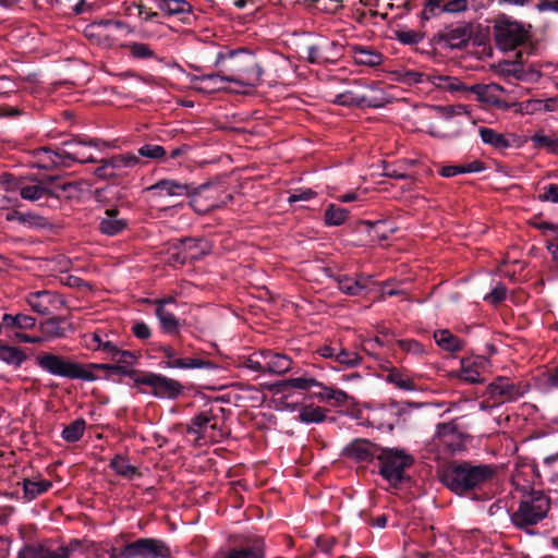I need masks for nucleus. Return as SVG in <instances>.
<instances>
[{
  "label": "nucleus",
  "mask_w": 558,
  "mask_h": 558,
  "mask_svg": "<svg viewBox=\"0 0 558 558\" xmlns=\"http://www.w3.org/2000/svg\"><path fill=\"white\" fill-rule=\"evenodd\" d=\"M215 66L217 73L202 75L205 88L210 81L230 83L228 90L247 94L262 81L263 71L253 54L243 50L220 51L217 54Z\"/></svg>",
  "instance_id": "1"
},
{
  "label": "nucleus",
  "mask_w": 558,
  "mask_h": 558,
  "mask_svg": "<svg viewBox=\"0 0 558 558\" xmlns=\"http://www.w3.org/2000/svg\"><path fill=\"white\" fill-rule=\"evenodd\" d=\"M497 466L493 464H475L469 461L452 463L442 472V484L457 495L464 496L482 489L493 482Z\"/></svg>",
  "instance_id": "2"
},
{
  "label": "nucleus",
  "mask_w": 558,
  "mask_h": 558,
  "mask_svg": "<svg viewBox=\"0 0 558 558\" xmlns=\"http://www.w3.org/2000/svg\"><path fill=\"white\" fill-rule=\"evenodd\" d=\"M36 363L41 369L51 375L88 381L95 380L97 378L93 372V368L111 371L121 369L119 365L110 364H90L88 366H84L80 363L65 360L64 357L52 353L39 354L36 357Z\"/></svg>",
  "instance_id": "3"
},
{
  "label": "nucleus",
  "mask_w": 558,
  "mask_h": 558,
  "mask_svg": "<svg viewBox=\"0 0 558 558\" xmlns=\"http://www.w3.org/2000/svg\"><path fill=\"white\" fill-rule=\"evenodd\" d=\"M119 366L121 369L116 371L117 373L128 375L137 386L142 385L150 387L153 389V395L157 398L175 399L184 391L183 385L173 378L150 372L128 371L124 366Z\"/></svg>",
  "instance_id": "4"
},
{
  "label": "nucleus",
  "mask_w": 558,
  "mask_h": 558,
  "mask_svg": "<svg viewBox=\"0 0 558 558\" xmlns=\"http://www.w3.org/2000/svg\"><path fill=\"white\" fill-rule=\"evenodd\" d=\"M377 459L379 462V474L393 486L405 480V470L414 462L411 454L402 449L395 448L383 449Z\"/></svg>",
  "instance_id": "5"
},
{
  "label": "nucleus",
  "mask_w": 558,
  "mask_h": 558,
  "mask_svg": "<svg viewBox=\"0 0 558 558\" xmlns=\"http://www.w3.org/2000/svg\"><path fill=\"white\" fill-rule=\"evenodd\" d=\"M549 505V498L544 493L534 490L522 498L511 520L517 526L537 524L546 517Z\"/></svg>",
  "instance_id": "6"
},
{
  "label": "nucleus",
  "mask_w": 558,
  "mask_h": 558,
  "mask_svg": "<svg viewBox=\"0 0 558 558\" xmlns=\"http://www.w3.org/2000/svg\"><path fill=\"white\" fill-rule=\"evenodd\" d=\"M187 433L194 435L195 441L201 446L219 442L226 436L221 418L211 411H203L195 415L187 426Z\"/></svg>",
  "instance_id": "7"
},
{
  "label": "nucleus",
  "mask_w": 558,
  "mask_h": 558,
  "mask_svg": "<svg viewBox=\"0 0 558 558\" xmlns=\"http://www.w3.org/2000/svg\"><path fill=\"white\" fill-rule=\"evenodd\" d=\"M130 33L129 26L121 21L105 20L93 22L84 28L85 37L95 45L111 48Z\"/></svg>",
  "instance_id": "8"
},
{
  "label": "nucleus",
  "mask_w": 558,
  "mask_h": 558,
  "mask_svg": "<svg viewBox=\"0 0 558 558\" xmlns=\"http://www.w3.org/2000/svg\"><path fill=\"white\" fill-rule=\"evenodd\" d=\"M430 82L445 90L471 92L476 95L480 101L490 105H497L499 102L498 93L502 90V87L498 84H475L468 87L458 78L444 75H434L430 77Z\"/></svg>",
  "instance_id": "9"
},
{
  "label": "nucleus",
  "mask_w": 558,
  "mask_h": 558,
  "mask_svg": "<svg viewBox=\"0 0 558 558\" xmlns=\"http://www.w3.org/2000/svg\"><path fill=\"white\" fill-rule=\"evenodd\" d=\"M494 35L501 50H513L527 40L529 31L523 24L501 15L495 21Z\"/></svg>",
  "instance_id": "10"
},
{
  "label": "nucleus",
  "mask_w": 558,
  "mask_h": 558,
  "mask_svg": "<svg viewBox=\"0 0 558 558\" xmlns=\"http://www.w3.org/2000/svg\"><path fill=\"white\" fill-rule=\"evenodd\" d=\"M205 254L206 250L202 241L185 239L171 244L168 250L167 262L169 265L178 267L199 259Z\"/></svg>",
  "instance_id": "11"
},
{
  "label": "nucleus",
  "mask_w": 558,
  "mask_h": 558,
  "mask_svg": "<svg viewBox=\"0 0 558 558\" xmlns=\"http://www.w3.org/2000/svg\"><path fill=\"white\" fill-rule=\"evenodd\" d=\"M140 162L138 156L129 153L124 155L112 156L108 159H102L94 173L97 178L102 180L121 178L128 174V171Z\"/></svg>",
  "instance_id": "12"
},
{
  "label": "nucleus",
  "mask_w": 558,
  "mask_h": 558,
  "mask_svg": "<svg viewBox=\"0 0 558 558\" xmlns=\"http://www.w3.org/2000/svg\"><path fill=\"white\" fill-rule=\"evenodd\" d=\"M220 187L215 184L206 183L199 186L191 185L190 204L198 214H206L220 207L225 202L220 199Z\"/></svg>",
  "instance_id": "13"
},
{
  "label": "nucleus",
  "mask_w": 558,
  "mask_h": 558,
  "mask_svg": "<svg viewBox=\"0 0 558 558\" xmlns=\"http://www.w3.org/2000/svg\"><path fill=\"white\" fill-rule=\"evenodd\" d=\"M169 553L167 546L158 539L140 538L124 546L121 551L123 558H160Z\"/></svg>",
  "instance_id": "14"
},
{
  "label": "nucleus",
  "mask_w": 558,
  "mask_h": 558,
  "mask_svg": "<svg viewBox=\"0 0 558 558\" xmlns=\"http://www.w3.org/2000/svg\"><path fill=\"white\" fill-rule=\"evenodd\" d=\"M92 147L99 148V141L74 138L62 144L61 155L64 161L69 162V167L72 162H95L96 159L90 151Z\"/></svg>",
  "instance_id": "15"
},
{
  "label": "nucleus",
  "mask_w": 558,
  "mask_h": 558,
  "mask_svg": "<svg viewBox=\"0 0 558 558\" xmlns=\"http://www.w3.org/2000/svg\"><path fill=\"white\" fill-rule=\"evenodd\" d=\"M154 350L161 355L162 360L159 365L162 368L195 369L204 368L209 365L208 362H205L202 359L181 356L179 352L169 344H160Z\"/></svg>",
  "instance_id": "16"
},
{
  "label": "nucleus",
  "mask_w": 558,
  "mask_h": 558,
  "mask_svg": "<svg viewBox=\"0 0 558 558\" xmlns=\"http://www.w3.org/2000/svg\"><path fill=\"white\" fill-rule=\"evenodd\" d=\"M353 84L361 88V92L345 90L336 96L335 102L341 106H363L368 105L372 107L380 106L377 101L368 99L366 90L374 92L377 89V83L368 82L366 80H353Z\"/></svg>",
  "instance_id": "17"
},
{
  "label": "nucleus",
  "mask_w": 558,
  "mask_h": 558,
  "mask_svg": "<svg viewBox=\"0 0 558 558\" xmlns=\"http://www.w3.org/2000/svg\"><path fill=\"white\" fill-rule=\"evenodd\" d=\"M114 335L105 329H96L95 331L82 335L81 343L90 351H99L109 359L112 353L117 352V342L113 340Z\"/></svg>",
  "instance_id": "18"
},
{
  "label": "nucleus",
  "mask_w": 558,
  "mask_h": 558,
  "mask_svg": "<svg viewBox=\"0 0 558 558\" xmlns=\"http://www.w3.org/2000/svg\"><path fill=\"white\" fill-rule=\"evenodd\" d=\"M487 395L495 404H501L518 399L523 395V391L509 378L499 377L489 384Z\"/></svg>",
  "instance_id": "19"
},
{
  "label": "nucleus",
  "mask_w": 558,
  "mask_h": 558,
  "mask_svg": "<svg viewBox=\"0 0 558 558\" xmlns=\"http://www.w3.org/2000/svg\"><path fill=\"white\" fill-rule=\"evenodd\" d=\"M26 303L34 312L41 315H47L63 305L61 296L48 290L28 293Z\"/></svg>",
  "instance_id": "20"
},
{
  "label": "nucleus",
  "mask_w": 558,
  "mask_h": 558,
  "mask_svg": "<svg viewBox=\"0 0 558 558\" xmlns=\"http://www.w3.org/2000/svg\"><path fill=\"white\" fill-rule=\"evenodd\" d=\"M342 54V46L336 41L323 40L308 48L307 59L311 63L325 64L335 62Z\"/></svg>",
  "instance_id": "21"
},
{
  "label": "nucleus",
  "mask_w": 558,
  "mask_h": 558,
  "mask_svg": "<svg viewBox=\"0 0 558 558\" xmlns=\"http://www.w3.org/2000/svg\"><path fill=\"white\" fill-rule=\"evenodd\" d=\"M435 446L448 452H454L461 447V437L457 425L452 422L440 423L434 435Z\"/></svg>",
  "instance_id": "22"
},
{
  "label": "nucleus",
  "mask_w": 558,
  "mask_h": 558,
  "mask_svg": "<svg viewBox=\"0 0 558 558\" xmlns=\"http://www.w3.org/2000/svg\"><path fill=\"white\" fill-rule=\"evenodd\" d=\"M487 360L483 356H471L461 360L459 378L463 381L477 384L483 380V373L486 369Z\"/></svg>",
  "instance_id": "23"
},
{
  "label": "nucleus",
  "mask_w": 558,
  "mask_h": 558,
  "mask_svg": "<svg viewBox=\"0 0 558 558\" xmlns=\"http://www.w3.org/2000/svg\"><path fill=\"white\" fill-rule=\"evenodd\" d=\"M156 196H184L191 194V185L171 179L159 180L146 189Z\"/></svg>",
  "instance_id": "24"
},
{
  "label": "nucleus",
  "mask_w": 558,
  "mask_h": 558,
  "mask_svg": "<svg viewBox=\"0 0 558 558\" xmlns=\"http://www.w3.org/2000/svg\"><path fill=\"white\" fill-rule=\"evenodd\" d=\"M342 456L356 462H368L375 456V446L366 439H354L343 448Z\"/></svg>",
  "instance_id": "25"
},
{
  "label": "nucleus",
  "mask_w": 558,
  "mask_h": 558,
  "mask_svg": "<svg viewBox=\"0 0 558 558\" xmlns=\"http://www.w3.org/2000/svg\"><path fill=\"white\" fill-rule=\"evenodd\" d=\"M170 305L175 306L172 298L156 301V315L162 330L168 333L177 331L179 327V320L174 312L168 307Z\"/></svg>",
  "instance_id": "26"
},
{
  "label": "nucleus",
  "mask_w": 558,
  "mask_h": 558,
  "mask_svg": "<svg viewBox=\"0 0 558 558\" xmlns=\"http://www.w3.org/2000/svg\"><path fill=\"white\" fill-rule=\"evenodd\" d=\"M128 227V220L119 216V210L110 208L105 210V216L100 218L99 230L106 235H117Z\"/></svg>",
  "instance_id": "27"
},
{
  "label": "nucleus",
  "mask_w": 558,
  "mask_h": 558,
  "mask_svg": "<svg viewBox=\"0 0 558 558\" xmlns=\"http://www.w3.org/2000/svg\"><path fill=\"white\" fill-rule=\"evenodd\" d=\"M35 165L41 169H51L56 167H69V162L64 161L61 155V147L58 150H52L47 147H41L35 150L34 154Z\"/></svg>",
  "instance_id": "28"
},
{
  "label": "nucleus",
  "mask_w": 558,
  "mask_h": 558,
  "mask_svg": "<svg viewBox=\"0 0 558 558\" xmlns=\"http://www.w3.org/2000/svg\"><path fill=\"white\" fill-rule=\"evenodd\" d=\"M349 50L356 64L374 68L383 62L381 53L371 47L350 45Z\"/></svg>",
  "instance_id": "29"
},
{
  "label": "nucleus",
  "mask_w": 558,
  "mask_h": 558,
  "mask_svg": "<svg viewBox=\"0 0 558 558\" xmlns=\"http://www.w3.org/2000/svg\"><path fill=\"white\" fill-rule=\"evenodd\" d=\"M266 353V373L281 375L289 372L292 367V360L282 353L265 350Z\"/></svg>",
  "instance_id": "30"
},
{
  "label": "nucleus",
  "mask_w": 558,
  "mask_h": 558,
  "mask_svg": "<svg viewBox=\"0 0 558 558\" xmlns=\"http://www.w3.org/2000/svg\"><path fill=\"white\" fill-rule=\"evenodd\" d=\"M320 390L315 393V397L331 407H343L348 403L349 396L345 391L319 383L317 386Z\"/></svg>",
  "instance_id": "31"
},
{
  "label": "nucleus",
  "mask_w": 558,
  "mask_h": 558,
  "mask_svg": "<svg viewBox=\"0 0 558 558\" xmlns=\"http://www.w3.org/2000/svg\"><path fill=\"white\" fill-rule=\"evenodd\" d=\"M386 380L400 390H404V391L417 390V385L415 383L414 376H412L410 373H408L404 369H400L397 367L391 368L386 376Z\"/></svg>",
  "instance_id": "32"
},
{
  "label": "nucleus",
  "mask_w": 558,
  "mask_h": 558,
  "mask_svg": "<svg viewBox=\"0 0 558 558\" xmlns=\"http://www.w3.org/2000/svg\"><path fill=\"white\" fill-rule=\"evenodd\" d=\"M23 497L27 501H32L36 499L41 494L49 490L52 486V483L48 480H29L25 478L23 480Z\"/></svg>",
  "instance_id": "33"
},
{
  "label": "nucleus",
  "mask_w": 558,
  "mask_h": 558,
  "mask_svg": "<svg viewBox=\"0 0 558 558\" xmlns=\"http://www.w3.org/2000/svg\"><path fill=\"white\" fill-rule=\"evenodd\" d=\"M434 339L441 349L449 352H457L462 349L463 342L448 329H440L434 332Z\"/></svg>",
  "instance_id": "34"
},
{
  "label": "nucleus",
  "mask_w": 558,
  "mask_h": 558,
  "mask_svg": "<svg viewBox=\"0 0 558 558\" xmlns=\"http://www.w3.org/2000/svg\"><path fill=\"white\" fill-rule=\"evenodd\" d=\"M26 360V354L17 347H12L0 341V361L19 368Z\"/></svg>",
  "instance_id": "35"
},
{
  "label": "nucleus",
  "mask_w": 558,
  "mask_h": 558,
  "mask_svg": "<svg viewBox=\"0 0 558 558\" xmlns=\"http://www.w3.org/2000/svg\"><path fill=\"white\" fill-rule=\"evenodd\" d=\"M124 48L129 51V54L134 59H155L159 62L162 61V59L155 53L154 49L148 44L132 41L126 44Z\"/></svg>",
  "instance_id": "36"
},
{
  "label": "nucleus",
  "mask_w": 558,
  "mask_h": 558,
  "mask_svg": "<svg viewBox=\"0 0 558 558\" xmlns=\"http://www.w3.org/2000/svg\"><path fill=\"white\" fill-rule=\"evenodd\" d=\"M8 328H17V329H32L36 325V319L33 316L26 314H4L2 316V323H0Z\"/></svg>",
  "instance_id": "37"
},
{
  "label": "nucleus",
  "mask_w": 558,
  "mask_h": 558,
  "mask_svg": "<svg viewBox=\"0 0 558 558\" xmlns=\"http://www.w3.org/2000/svg\"><path fill=\"white\" fill-rule=\"evenodd\" d=\"M481 140L497 149L508 148L510 146L509 141L504 134L496 132L490 128H480L478 130Z\"/></svg>",
  "instance_id": "38"
},
{
  "label": "nucleus",
  "mask_w": 558,
  "mask_h": 558,
  "mask_svg": "<svg viewBox=\"0 0 558 558\" xmlns=\"http://www.w3.org/2000/svg\"><path fill=\"white\" fill-rule=\"evenodd\" d=\"M324 217L327 226H341L347 221L349 210L335 204H329L325 210Z\"/></svg>",
  "instance_id": "39"
},
{
  "label": "nucleus",
  "mask_w": 558,
  "mask_h": 558,
  "mask_svg": "<svg viewBox=\"0 0 558 558\" xmlns=\"http://www.w3.org/2000/svg\"><path fill=\"white\" fill-rule=\"evenodd\" d=\"M158 8L168 15L189 13L192 10L186 0H159Z\"/></svg>",
  "instance_id": "40"
},
{
  "label": "nucleus",
  "mask_w": 558,
  "mask_h": 558,
  "mask_svg": "<svg viewBox=\"0 0 558 558\" xmlns=\"http://www.w3.org/2000/svg\"><path fill=\"white\" fill-rule=\"evenodd\" d=\"M326 418V411L317 405H305L299 412V420L305 424L322 423Z\"/></svg>",
  "instance_id": "41"
},
{
  "label": "nucleus",
  "mask_w": 558,
  "mask_h": 558,
  "mask_svg": "<svg viewBox=\"0 0 558 558\" xmlns=\"http://www.w3.org/2000/svg\"><path fill=\"white\" fill-rule=\"evenodd\" d=\"M52 192L48 187L46 183H35L31 185H25L20 189V195L22 198L27 201H38L46 195L51 194Z\"/></svg>",
  "instance_id": "42"
},
{
  "label": "nucleus",
  "mask_w": 558,
  "mask_h": 558,
  "mask_svg": "<svg viewBox=\"0 0 558 558\" xmlns=\"http://www.w3.org/2000/svg\"><path fill=\"white\" fill-rule=\"evenodd\" d=\"M85 427L83 418L75 420L62 430V438L68 442H76L83 437Z\"/></svg>",
  "instance_id": "43"
},
{
  "label": "nucleus",
  "mask_w": 558,
  "mask_h": 558,
  "mask_svg": "<svg viewBox=\"0 0 558 558\" xmlns=\"http://www.w3.org/2000/svg\"><path fill=\"white\" fill-rule=\"evenodd\" d=\"M531 141L536 148H545L548 153L558 155V137L555 135H545L543 133H535Z\"/></svg>",
  "instance_id": "44"
},
{
  "label": "nucleus",
  "mask_w": 558,
  "mask_h": 558,
  "mask_svg": "<svg viewBox=\"0 0 558 558\" xmlns=\"http://www.w3.org/2000/svg\"><path fill=\"white\" fill-rule=\"evenodd\" d=\"M339 289L349 294L357 295L366 289V282L364 279H353L350 277H342L338 281Z\"/></svg>",
  "instance_id": "45"
},
{
  "label": "nucleus",
  "mask_w": 558,
  "mask_h": 558,
  "mask_svg": "<svg viewBox=\"0 0 558 558\" xmlns=\"http://www.w3.org/2000/svg\"><path fill=\"white\" fill-rule=\"evenodd\" d=\"M110 468L124 477L131 478L137 473L136 468L131 465L129 460L122 456H116L110 462Z\"/></svg>",
  "instance_id": "46"
},
{
  "label": "nucleus",
  "mask_w": 558,
  "mask_h": 558,
  "mask_svg": "<svg viewBox=\"0 0 558 558\" xmlns=\"http://www.w3.org/2000/svg\"><path fill=\"white\" fill-rule=\"evenodd\" d=\"M318 385L319 381H317L314 377H311L308 375L291 377L286 381V386L288 388L298 390H310L311 388L317 387Z\"/></svg>",
  "instance_id": "47"
},
{
  "label": "nucleus",
  "mask_w": 558,
  "mask_h": 558,
  "mask_svg": "<svg viewBox=\"0 0 558 558\" xmlns=\"http://www.w3.org/2000/svg\"><path fill=\"white\" fill-rule=\"evenodd\" d=\"M61 324H62V319H60L58 317H52V318L47 319L43 324L41 328L46 336H48L50 338H61V337L65 336V330L61 326Z\"/></svg>",
  "instance_id": "48"
},
{
  "label": "nucleus",
  "mask_w": 558,
  "mask_h": 558,
  "mask_svg": "<svg viewBox=\"0 0 558 558\" xmlns=\"http://www.w3.org/2000/svg\"><path fill=\"white\" fill-rule=\"evenodd\" d=\"M5 219L8 221H19L23 226L32 227L38 225L41 218L31 213L24 214L17 210H11L5 215Z\"/></svg>",
  "instance_id": "49"
},
{
  "label": "nucleus",
  "mask_w": 558,
  "mask_h": 558,
  "mask_svg": "<svg viewBox=\"0 0 558 558\" xmlns=\"http://www.w3.org/2000/svg\"><path fill=\"white\" fill-rule=\"evenodd\" d=\"M444 0H425L424 8L421 12V19L429 21L433 17L438 16L442 11Z\"/></svg>",
  "instance_id": "50"
},
{
  "label": "nucleus",
  "mask_w": 558,
  "mask_h": 558,
  "mask_svg": "<svg viewBox=\"0 0 558 558\" xmlns=\"http://www.w3.org/2000/svg\"><path fill=\"white\" fill-rule=\"evenodd\" d=\"M335 361L344 367H354L360 364L361 356L354 351L339 348Z\"/></svg>",
  "instance_id": "51"
},
{
  "label": "nucleus",
  "mask_w": 558,
  "mask_h": 558,
  "mask_svg": "<svg viewBox=\"0 0 558 558\" xmlns=\"http://www.w3.org/2000/svg\"><path fill=\"white\" fill-rule=\"evenodd\" d=\"M398 347L414 356H422L426 354L424 345L414 339H400L397 341Z\"/></svg>",
  "instance_id": "52"
},
{
  "label": "nucleus",
  "mask_w": 558,
  "mask_h": 558,
  "mask_svg": "<svg viewBox=\"0 0 558 558\" xmlns=\"http://www.w3.org/2000/svg\"><path fill=\"white\" fill-rule=\"evenodd\" d=\"M245 366L254 372L266 373V353L265 350L254 352L245 362Z\"/></svg>",
  "instance_id": "53"
},
{
  "label": "nucleus",
  "mask_w": 558,
  "mask_h": 558,
  "mask_svg": "<svg viewBox=\"0 0 558 558\" xmlns=\"http://www.w3.org/2000/svg\"><path fill=\"white\" fill-rule=\"evenodd\" d=\"M518 111L525 114H533L536 111H541L543 108L549 110L547 104L539 99H529L518 105Z\"/></svg>",
  "instance_id": "54"
},
{
  "label": "nucleus",
  "mask_w": 558,
  "mask_h": 558,
  "mask_svg": "<svg viewBox=\"0 0 558 558\" xmlns=\"http://www.w3.org/2000/svg\"><path fill=\"white\" fill-rule=\"evenodd\" d=\"M138 155L149 159H160L165 157L166 150L161 145L146 144L138 149Z\"/></svg>",
  "instance_id": "55"
},
{
  "label": "nucleus",
  "mask_w": 558,
  "mask_h": 558,
  "mask_svg": "<svg viewBox=\"0 0 558 558\" xmlns=\"http://www.w3.org/2000/svg\"><path fill=\"white\" fill-rule=\"evenodd\" d=\"M500 72L507 76H513L517 80H520L523 76V68L520 62H504L499 65Z\"/></svg>",
  "instance_id": "56"
},
{
  "label": "nucleus",
  "mask_w": 558,
  "mask_h": 558,
  "mask_svg": "<svg viewBox=\"0 0 558 558\" xmlns=\"http://www.w3.org/2000/svg\"><path fill=\"white\" fill-rule=\"evenodd\" d=\"M448 43L451 47H460L468 43L469 35L464 28H456L447 34Z\"/></svg>",
  "instance_id": "57"
},
{
  "label": "nucleus",
  "mask_w": 558,
  "mask_h": 558,
  "mask_svg": "<svg viewBox=\"0 0 558 558\" xmlns=\"http://www.w3.org/2000/svg\"><path fill=\"white\" fill-rule=\"evenodd\" d=\"M469 8L468 0H444L442 11L445 13H461Z\"/></svg>",
  "instance_id": "58"
},
{
  "label": "nucleus",
  "mask_w": 558,
  "mask_h": 558,
  "mask_svg": "<svg viewBox=\"0 0 558 558\" xmlns=\"http://www.w3.org/2000/svg\"><path fill=\"white\" fill-rule=\"evenodd\" d=\"M506 287L502 283H498L488 294L484 296V300L492 304H498L506 299Z\"/></svg>",
  "instance_id": "59"
},
{
  "label": "nucleus",
  "mask_w": 558,
  "mask_h": 558,
  "mask_svg": "<svg viewBox=\"0 0 558 558\" xmlns=\"http://www.w3.org/2000/svg\"><path fill=\"white\" fill-rule=\"evenodd\" d=\"M541 202L558 203V184H548L543 187V192L537 196Z\"/></svg>",
  "instance_id": "60"
},
{
  "label": "nucleus",
  "mask_w": 558,
  "mask_h": 558,
  "mask_svg": "<svg viewBox=\"0 0 558 558\" xmlns=\"http://www.w3.org/2000/svg\"><path fill=\"white\" fill-rule=\"evenodd\" d=\"M109 359L116 361L119 364H124L125 366H130L135 362V356L130 351H124L119 349L117 345V352L112 353Z\"/></svg>",
  "instance_id": "61"
},
{
  "label": "nucleus",
  "mask_w": 558,
  "mask_h": 558,
  "mask_svg": "<svg viewBox=\"0 0 558 558\" xmlns=\"http://www.w3.org/2000/svg\"><path fill=\"white\" fill-rule=\"evenodd\" d=\"M227 558H263V553L258 547L232 550Z\"/></svg>",
  "instance_id": "62"
},
{
  "label": "nucleus",
  "mask_w": 558,
  "mask_h": 558,
  "mask_svg": "<svg viewBox=\"0 0 558 558\" xmlns=\"http://www.w3.org/2000/svg\"><path fill=\"white\" fill-rule=\"evenodd\" d=\"M319 10L327 13H336L343 5V0H315Z\"/></svg>",
  "instance_id": "63"
},
{
  "label": "nucleus",
  "mask_w": 558,
  "mask_h": 558,
  "mask_svg": "<svg viewBox=\"0 0 558 558\" xmlns=\"http://www.w3.org/2000/svg\"><path fill=\"white\" fill-rule=\"evenodd\" d=\"M315 196H316V192H314L311 189L299 190V191H295L294 193H292L288 197V202L290 204H293V203L300 202V201H310V199L314 198Z\"/></svg>",
  "instance_id": "64"
}]
</instances>
